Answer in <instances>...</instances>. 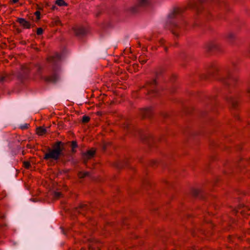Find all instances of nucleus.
<instances>
[{"label":"nucleus","mask_w":250,"mask_h":250,"mask_svg":"<svg viewBox=\"0 0 250 250\" xmlns=\"http://www.w3.org/2000/svg\"><path fill=\"white\" fill-rule=\"evenodd\" d=\"M151 0H138L137 4L125 8V11L130 14L137 13L140 8H147L151 5Z\"/></svg>","instance_id":"nucleus-5"},{"label":"nucleus","mask_w":250,"mask_h":250,"mask_svg":"<svg viewBox=\"0 0 250 250\" xmlns=\"http://www.w3.org/2000/svg\"><path fill=\"white\" fill-rule=\"evenodd\" d=\"M159 42H160V43L161 44H162L163 43V41H159Z\"/></svg>","instance_id":"nucleus-39"},{"label":"nucleus","mask_w":250,"mask_h":250,"mask_svg":"<svg viewBox=\"0 0 250 250\" xmlns=\"http://www.w3.org/2000/svg\"><path fill=\"white\" fill-rule=\"evenodd\" d=\"M56 6H52V9H54L55 8Z\"/></svg>","instance_id":"nucleus-40"},{"label":"nucleus","mask_w":250,"mask_h":250,"mask_svg":"<svg viewBox=\"0 0 250 250\" xmlns=\"http://www.w3.org/2000/svg\"><path fill=\"white\" fill-rule=\"evenodd\" d=\"M139 62L142 63H145L146 62V59L144 58V56L140 57L139 58Z\"/></svg>","instance_id":"nucleus-28"},{"label":"nucleus","mask_w":250,"mask_h":250,"mask_svg":"<svg viewBox=\"0 0 250 250\" xmlns=\"http://www.w3.org/2000/svg\"><path fill=\"white\" fill-rule=\"evenodd\" d=\"M36 15L37 16L38 19H39L40 18V12L39 11H37V12H36Z\"/></svg>","instance_id":"nucleus-32"},{"label":"nucleus","mask_w":250,"mask_h":250,"mask_svg":"<svg viewBox=\"0 0 250 250\" xmlns=\"http://www.w3.org/2000/svg\"><path fill=\"white\" fill-rule=\"evenodd\" d=\"M56 4L60 6L67 5L63 0H56Z\"/></svg>","instance_id":"nucleus-24"},{"label":"nucleus","mask_w":250,"mask_h":250,"mask_svg":"<svg viewBox=\"0 0 250 250\" xmlns=\"http://www.w3.org/2000/svg\"><path fill=\"white\" fill-rule=\"evenodd\" d=\"M192 195L195 197L200 198L201 199H204L205 195L200 189H194L192 190Z\"/></svg>","instance_id":"nucleus-13"},{"label":"nucleus","mask_w":250,"mask_h":250,"mask_svg":"<svg viewBox=\"0 0 250 250\" xmlns=\"http://www.w3.org/2000/svg\"><path fill=\"white\" fill-rule=\"evenodd\" d=\"M179 60L181 62V64L184 65L185 62H186L188 60V57L185 53H181L179 55Z\"/></svg>","instance_id":"nucleus-17"},{"label":"nucleus","mask_w":250,"mask_h":250,"mask_svg":"<svg viewBox=\"0 0 250 250\" xmlns=\"http://www.w3.org/2000/svg\"><path fill=\"white\" fill-rule=\"evenodd\" d=\"M63 233L65 234V232L63 230Z\"/></svg>","instance_id":"nucleus-44"},{"label":"nucleus","mask_w":250,"mask_h":250,"mask_svg":"<svg viewBox=\"0 0 250 250\" xmlns=\"http://www.w3.org/2000/svg\"><path fill=\"white\" fill-rule=\"evenodd\" d=\"M74 34L79 38L84 37L87 34V31L83 27H77L73 29Z\"/></svg>","instance_id":"nucleus-9"},{"label":"nucleus","mask_w":250,"mask_h":250,"mask_svg":"<svg viewBox=\"0 0 250 250\" xmlns=\"http://www.w3.org/2000/svg\"><path fill=\"white\" fill-rule=\"evenodd\" d=\"M88 207L86 205H82L79 208H77V211L79 213H82V211L87 209Z\"/></svg>","instance_id":"nucleus-21"},{"label":"nucleus","mask_w":250,"mask_h":250,"mask_svg":"<svg viewBox=\"0 0 250 250\" xmlns=\"http://www.w3.org/2000/svg\"><path fill=\"white\" fill-rule=\"evenodd\" d=\"M141 114L143 118H150L153 115V111L151 107H148L141 110Z\"/></svg>","instance_id":"nucleus-10"},{"label":"nucleus","mask_w":250,"mask_h":250,"mask_svg":"<svg viewBox=\"0 0 250 250\" xmlns=\"http://www.w3.org/2000/svg\"><path fill=\"white\" fill-rule=\"evenodd\" d=\"M78 146V145L77 144V143L76 142H72L71 144V147H72V151L73 153L75 152V148H77Z\"/></svg>","instance_id":"nucleus-25"},{"label":"nucleus","mask_w":250,"mask_h":250,"mask_svg":"<svg viewBox=\"0 0 250 250\" xmlns=\"http://www.w3.org/2000/svg\"><path fill=\"white\" fill-rule=\"evenodd\" d=\"M139 134H141V136H142L143 134H141V132H139Z\"/></svg>","instance_id":"nucleus-43"},{"label":"nucleus","mask_w":250,"mask_h":250,"mask_svg":"<svg viewBox=\"0 0 250 250\" xmlns=\"http://www.w3.org/2000/svg\"><path fill=\"white\" fill-rule=\"evenodd\" d=\"M5 218V215L1 212H0V226H2L5 225L3 222Z\"/></svg>","instance_id":"nucleus-22"},{"label":"nucleus","mask_w":250,"mask_h":250,"mask_svg":"<svg viewBox=\"0 0 250 250\" xmlns=\"http://www.w3.org/2000/svg\"><path fill=\"white\" fill-rule=\"evenodd\" d=\"M161 73V72H160V74H159V73H157V74H156L157 78H158V77H159V75H160V73Z\"/></svg>","instance_id":"nucleus-38"},{"label":"nucleus","mask_w":250,"mask_h":250,"mask_svg":"<svg viewBox=\"0 0 250 250\" xmlns=\"http://www.w3.org/2000/svg\"><path fill=\"white\" fill-rule=\"evenodd\" d=\"M141 137L143 139H144L145 140H146V141H148V144L150 143L149 139L147 138V136H146V135H142ZM150 139L152 140V141H153V139L151 137H150Z\"/></svg>","instance_id":"nucleus-26"},{"label":"nucleus","mask_w":250,"mask_h":250,"mask_svg":"<svg viewBox=\"0 0 250 250\" xmlns=\"http://www.w3.org/2000/svg\"><path fill=\"white\" fill-rule=\"evenodd\" d=\"M25 165H26V167H28L30 166V165L29 163H26Z\"/></svg>","instance_id":"nucleus-36"},{"label":"nucleus","mask_w":250,"mask_h":250,"mask_svg":"<svg viewBox=\"0 0 250 250\" xmlns=\"http://www.w3.org/2000/svg\"><path fill=\"white\" fill-rule=\"evenodd\" d=\"M78 175L80 178H83L85 177L89 176V173L88 172L81 171L79 173Z\"/></svg>","instance_id":"nucleus-20"},{"label":"nucleus","mask_w":250,"mask_h":250,"mask_svg":"<svg viewBox=\"0 0 250 250\" xmlns=\"http://www.w3.org/2000/svg\"><path fill=\"white\" fill-rule=\"evenodd\" d=\"M43 33V29L42 28H39L37 30V34L38 35H41Z\"/></svg>","instance_id":"nucleus-29"},{"label":"nucleus","mask_w":250,"mask_h":250,"mask_svg":"<svg viewBox=\"0 0 250 250\" xmlns=\"http://www.w3.org/2000/svg\"><path fill=\"white\" fill-rule=\"evenodd\" d=\"M62 194L60 192H56L55 193V196L56 197V198H60L61 197Z\"/></svg>","instance_id":"nucleus-31"},{"label":"nucleus","mask_w":250,"mask_h":250,"mask_svg":"<svg viewBox=\"0 0 250 250\" xmlns=\"http://www.w3.org/2000/svg\"><path fill=\"white\" fill-rule=\"evenodd\" d=\"M210 1L224 4L223 0H190L188 6L175 7L172 9L167 16L166 27L175 36H179L184 28V15L187 9L189 8L195 13L203 17L208 16L210 12L207 6Z\"/></svg>","instance_id":"nucleus-1"},{"label":"nucleus","mask_w":250,"mask_h":250,"mask_svg":"<svg viewBox=\"0 0 250 250\" xmlns=\"http://www.w3.org/2000/svg\"><path fill=\"white\" fill-rule=\"evenodd\" d=\"M123 165L124 164H118L117 167L118 168H121L123 166Z\"/></svg>","instance_id":"nucleus-33"},{"label":"nucleus","mask_w":250,"mask_h":250,"mask_svg":"<svg viewBox=\"0 0 250 250\" xmlns=\"http://www.w3.org/2000/svg\"><path fill=\"white\" fill-rule=\"evenodd\" d=\"M61 142H59L54 148H48L47 152L44 153L43 158L45 160L55 163L60 162L62 164L70 161L71 155L69 153L65 155L62 152L63 148L61 146Z\"/></svg>","instance_id":"nucleus-4"},{"label":"nucleus","mask_w":250,"mask_h":250,"mask_svg":"<svg viewBox=\"0 0 250 250\" xmlns=\"http://www.w3.org/2000/svg\"><path fill=\"white\" fill-rule=\"evenodd\" d=\"M19 0H11V1H12V2L15 3L16 2H17Z\"/></svg>","instance_id":"nucleus-34"},{"label":"nucleus","mask_w":250,"mask_h":250,"mask_svg":"<svg viewBox=\"0 0 250 250\" xmlns=\"http://www.w3.org/2000/svg\"><path fill=\"white\" fill-rule=\"evenodd\" d=\"M238 94L232 95L229 96L224 95V98L232 107H236L238 103Z\"/></svg>","instance_id":"nucleus-8"},{"label":"nucleus","mask_w":250,"mask_h":250,"mask_svg":"<svg viewBox=\"0 0 250 250\" xmlns=\"http://www.w3.org/2000/svg\"><path fill=\"white\" fill-rule=\"evenodd\" d=\"M28 125H29V124H25L24 125H21V128L22 129H26L27 128H28Z\"/></svg>","instance_id":"nucleus-30"},{"label":"nucleus","mask_w":250,"mask_h":250,"mask_svg":"<svg viewBox=\"0 0 250 250\" xmlns=\"http://www.w3.org/2000/svg\"><path fill=\"white\" fill-rule=\"evenodd\" d=\"M206 53L216 52L220 51V48L216 40H210L206 42L203 46Z\"/></svg>","instance_id":"nucleus-6"},{"label":"nucleus","mask_w":250,"mask_h":250,"mask_svg":"<svg viewBox=\"0 0 250 250\" xmlns=\"http://www.w3.org/2000/svg\"><path fill=\"white\" fill-rule=\"evenodd\" d=\"M18 21L25 28H29L30 27V23L24 19L19 18Z\"/></svg>","instance_id":"nucleus-14"},{"label":"nucleus","mask_w":250,"mask_h":250,"mask_svg":"<svg viewBox=\"0 0 250 250\" xmlns=\"http://www.w3.org/2000/svg\"><path fill=\"white\" fill-rule=\"evenodd\" d=\"M90 120V118L89 117L87 116H83V120H82V121L83 123H87Z\"/></svg>","instance_id":"nucleus-27"},{"label":"nucleus","mask_w":250,"mask_h":250,"mask_svg":"<svg viewBox=\"0 0 250 250\" xmlns=\"http://www.w3.org/2000/svg\"><path fill=\"white\" fill-rule=\"evenodd\" d=\"M146 87L149 94H152L154 96H156L159 94V89L157 86V82L155 79L148 82L146 83Z\"/></svg>","instance_id":"nucleus-7"},{"label":"nucleus","mask_w":250,"mask_h":250,"mask_svg":"<svg viewBox=\"0 0 250 250\" xmlns=\"http://www.w3.org/2000/svg\"><path fill=\"white\" fill-rule=\"evenodd\" d=\"M243 88L244 91L242 94L250 96V78L244 83Z\"/></svg>","instance_id":"nucleus-12"},{"label":"nucleus","mask_w":250,"mask_h":250,"mask_svg":"<svg viewBox=\"0 0 250 250\" xmlns=\"http://www.w3.org/2000/svg\"><path fill=\"white\" fill-rule=\"evenodd\" d=\"M167 116V114H166V113H164V114H163V115H162V116H163V117H166Z\"/></svg>","instance_id":"nucleus-35"},{"label":"nucleus","mask_w":250,"mask_h":250,"mask_svg":"<svg viewBox=\"0 0 250 250\" xmlns=\"http://www.w3.org/2000/svg\"><path fill=\"white\" fill-rule=\"evenodd\" d=\"M62 59V55L59 53H56L55 55L50 57L48 59L49 66L45 73L43 68L39 65H35L32 69L29 67H23L22 72L18 74V78L22 81L27 77L28 73L31 72L36 73L39 78L46 82L56 83L59 79V73L61 69L60 63Z\"/></svg>","instance_id":"nucleus-2"},{"label":"nucleus","mask_w":250,"mask_h":250,"mask_svg":"<svg viewBox=\"0 0 250 250\" xmlns=\"http://www.w3.org/2000/svg\"><path fill=\"white\" fill-rule=\"evenodd\" d=\"M47 132L46 129L42 127H39L37 128V132L39 135H42Z\"/></svg>","instance_id":"nucleus-19"},{"label":"nucleus","mask_w":250,"mask_h":250,"mask_svg":"<svg viewBox=\"0 0 250 250\" xmlns=\"http://www.w3.org/2000/svg\"><path fill=\"white\" fill-rule=\"evenodd\" d=\"M139 134H141V136H142L143 134H141V132H139Z\"/></svg>","instance_id":"nucleus-42"},{"label":"nucleus","mask_w":250,"mask_h":250,"mask_svg":"<svg viewBox=\"0 0 250 250\" xmlns=\"http://www.w3.org/2000/svg\"><path fill=\"white\" fill-rule=\"evenodd\" d=\"M11 75L7 73H0V82H6L10 80Z\"/></svg>","instance_id":"nucleus-15"},{"label":"nucleus","mask_w":250,"mask_h":250,"mask_svg":"<svg viewBox=\"0 0 250 250\" xmlns=\"http://www.w3.org/2000/svg\"><path fill=\"white\" fill-rule=\"evenodd\" d=\"M95 151L93 149L89 150L86 152L84 153L83 154V157L84 162L85 163L88 160L93 157L95 155Z\"/></svg>","instance_id":"nucleus-11"},{"label":"nucleus","mask_w":250,"mask_h":250,"mask_svg":"<svg viewBox=\"0 0 250 250\" xmlns=\"http://www.w3.org/2000/svg\"><path fill=\"white\" fill-rule=\"evenodd\" d=\"M235 66V62H232L230 66L226 67L223 72H220L216 65L212 64L208 74L203 75L202 78L206 80L210 78L217 80L224 85L225 88L230 92L237 83V77L232 74Z\"/></svg>","instance_id":"nucleus-3"},{"label":"nucleus","mask_w":250,"mask_h":250,"mask_svg":"<svg viewBox=\"0 0 250 250\" xmlns=\"http://www.w3.org/2000/svg\"><path fill=\"white\" fill-rule=\"evenodd\" d=\"M124 127L125 129L128 131H131L132 130L134 129L133 127H132L128 123H125L124 125Z\"/></svg>","instance_id":"nucleus-23"},{"label":"nucleus","mask_w":250,"mask_h":250,"mask_svg":"<svg viewBox=\"0 0 250 250\" xmlns=\"http://www.w3.org/2000/svg\"><path fill=\"white\" fill-rule=\"evenodd\" d=\"M100 12H101L100 11L98 12V13H97L96 14V16H98L100 15Z\"/></svg>","instance_id":"nucleus-37"},{"label":"nucleus","mask_w":250,"mask_h":250,"mask_svg":"<svg viewBox=\"0 0 250 250\" xmlns=\"http://www.w3.org/2000/svg\"><path fill=\"white\" fill-rule=\"evenodd\" d=\"M11 75L7 73H0V82H6L10 80Z\"/></svg>","instance_id":"nucleus-16"},{"label":"nucleus","mask_w":250,"mask_h":250,"mask_svg":"<svg viewBox=\"0 0 250 250\" xmlns=\"http://www.w3.org/2000/svg\"><path fill=\"white\" fill-rule=\"evenodd\" d=\"M226 38L230 44H232L235 39V37L233 33H229L226 36Z\"/></svg>","instance_id":"nucleus-18"},{"label":"nucleus","mask_w":250,"mask_h":250,"mask_svg":"<svg viewBox=\"0 0 250 250\" xmlns=\"http://www.w3.org/2000/svg\"><path fill=\"white\" fill-rule=\"evenodd\" d=\"M151 39L150 38H148V40L149 41H151Z\"/></svg>","instance_id":"nucleus-41"}]
</instances>
